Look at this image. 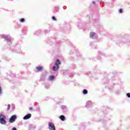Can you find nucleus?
Here are the masks:
<instances>
[{"label":"nucleus","mask_w":130,"mask_h":130,"mask_svg":"<svg viewBox=\"0 0 130 130\" xmlns=\"http://www.w3.org/2000/svg\"><path fill=\"white\" fill-rule=\"evenodd\" d=\"M2 38H4V39H5V40H9V39H10V38L8 37V36L5 35H3L2 36Z\"/></svg>","instance_id":"nucleus-10"},{"label":"nucleus","mask_w":130,"mask_h":130,"mask_svg":"<svg viewBox=\"0 0 130 130\" xmlns=\"http://www.w3.org/2000/svg\"><path fill=\"white\" fill-rule=\"evenodd\" d=\"M2 93V87L0 86V94Z\"/></svg>","instance_id":"nucleus-20"},{"label":"nucleus","mask_w":130,"mask_h":130,"mask_svg":"<svg viewBox=\"0 0 130 130\" xmlns=\"http://www.w3.org/2000/svg\"><path fill=\"white\" fill-rule=\"evenodd\" d=\"M52 19L53 21H56V18L54 16H52Z\"/></svg>","instance_id":"nucleus-15"},{"label":"nucleus","mask_w":130,"mask_h":130,"mask_svg":"<svg viewBox=\"0 0 130 130\" xmlns=\"http://www.w3.org/2000/svg\"><path fill=\"white\" fill-rule=\"evenodd\" d=\"M31 116V114H27L26 115H25L24 117H23V119H24V120H26L27 119H29V118H30Z\"/></svg>","instance_id":"nucleus-3"},{"label":"nucleus","mask_w":130,"mask_h":130,"mask_svg":"<svg viewBox=\"0 0 130 130\" xmlns=\"http://www.w3.org/2000/svg\"><path fill=\"white\" fill-rule=\"evenodd\" d=\"M11 108V105H8V110H10V109Z\"/></svg>","instance_id":"nucleus-16"},{"label":"nucleus","mask_w":130,"mask_h":130,"mask_svg":"<svg viewBox=\"0 0 130 130\" xmlns=\"http://www.w3.org/2000/svg\"><path fill=\"white\" fill-rule=\"evenodd\" d=\"M48 126L49 130H55V126L53 123H49Z\"/></svg>","instance_id":"nucleus-2"},{"label":"nucleus","mask_w":130,"mask_h":130,"mask_svg":"<svg viewBox=\"0 0 130 130\" xmlns=\"http://www.w3.org/2000/svg\"><path fill=\"white\" fill-rule=\"evenodd\" d=\"M20 23H24V22H25V19H24V18L20 19Z\"/></svg>","instance_id":"nucleus-14"},{"label":"nucleus","mask_w":130,"mask_h":130,"mask_svg":"<svg viewBox=\"0 0 130 130\" xmlns=\"http://www.w3.org/2000/svg\"><path fill=\"white\" fill-rule=\"evenodd\" d=\"M60 119H61L62 121H64V120H66V117L62 115L60 116Z\"/></svg>","instance_id":"nucleus-9"},{"label":"nucleus","mask_w":130,"mask_h":130,"mask_svg":"<svg viewBox=\"0 0 130 130\" xmlns=\"http://www.w3.org/2000/svg\"><path fill=\"white\" fill-rule=\"evenodd\" d=\"M58 69H59V66L55 65L54 67H53L52 70L54 71H58Z\"/></svg>","instance_id":"nucleus-5"},{"label":"nucleus","mask_w":130,"mask_h":130,"mask_svg":"<svg viewBox=\"0 0 130 130\" xmlns=\"http://www.w3.org/2000/svg\"><path fill=\"white\" fill-rule=\"evenodd\" d=\"M93 4H95V2H93Z\"/></svg>","instance_id":"nucleus-21"},{"label":"nucleus","mask_w":130,"mask_h":130,"mask_svg":"<svg viewBox=\"0 0 130 130\" xmlns=\"http://www.w3.org/2000/svg\"><path fill=\"white\" fill-rule=\"evenodd\" d=\"M119 13H120V14H122L123 12H122V9H120L119 10Z\"/></svg>","instance_id":"nucleus-17"},{"label":"nucleus","mask_w":130,"mask_h":130,"mask_svg":"<svg viewBox=\"0 0 130 130\" xmlns=\"http://www.w3.org/2000/svg\"><path fill=\"white\" fill-rule=\"evenodd\" d=\"M36 69H37V71H36L37 73H38V72H41V71H43V67H37Z\"/></svg>","instance_id":"nucleus-4"},{"label":"nucleus","mask_w":130,"mask_h":130,"mask_svg":"<svg viewBox=\"0 0 130 130\" xmlns=\"http://www.w3.org/2000/svg\"><path fill=\"white\" fill-rule=\"evenodd\" d=\"M126 95H127V97H128V98H130V93H127L126 94Z\"/></svg>","instance_id":"nucleus-18"},{"label":"nucleus","mask_w":130,"mask_h":130,"mask_svg":"<svg viewBox=\"0 0 130 130\" xmlns=\"http://www.w3.org/2000/svg\"><path fill=\"white\" fill-rule=\"evenodd\" d=\"M16 118H17V115H12L9 119V122H10V123H13V122H15V121H16Z\"/></svg>","instance_id":"nucleus-1"},{"label":"nucleus","mask_w":130,"mask_h":130,"mask_svg":"<svg viewBox=\"0 0 130 130\" xmlns=\"http://www.w3.org/2000/svg\"><path fill=\"white\" fill-rule=\"evenodd\" d=\"M6 119V116L5 115L1 114L0 115V119Z\"/></svg>","instance_id":"nucleus-11"},{"label":"nucleus","mask_w":130,"mask_h":130,"mask_svg":"<svg viewBox=\"0 0 130 130\" xmlns=\"http://www.w3.org/2000/svg\"><path fill=\"white\" fill-rule=\"evenodd\" d=\"M0 123L1 124H6V123H7V121L5 119H0Z\"/></svg>","instance_id":"nucleus-7"},{"label":"nucleus","mask_w":130,"mask_h":130,"mask_svg":"<svg viewBox=\"0 0 130 130\" xmlns=\"http://www.w3.org/2000/svg\"><path fill=\"white\" fill-rule=\"evenodd\" d=\"M95 32H90V36L91 37V38H93V37H94V36H95Z\"/></svg>","instance_id":"nucleus-12"},{"label":"nucleus","mask_w":130,"mask_h":130,"mask_svg":"<svg viewBox=\"0 0 130 130\" xmlns=\"http://www.w3.org/2000/svg\"><path fill=\"white\" fill-rule=\"evenodd\" d=\"M83 94H88V90H87V89H84L83 90Z\"/></svg>","instance_id":"nucleus-13"},{"label":"nucleus","mask_w":130,"mask_h":130,"mask_svg":"<svg viewBox=\"0 0 130 130\" xmlns=\"http://www.w3.org/2000/svg\"><path fill=\"white\" fill-rule=\"evenodd\" d=\"M54 79H55V77H54V76H50L49 77L48 81H53Z\"/></svg>","instance_id":"nucleus-6"},{"label":"nucleus","mask_w":130,"mask_h":130,"mask_svg":"<svg viewBox=\"0 0 130 130\" xmlns=\"http://www.w3.org/2000/svg\"><path fill=\"white\" fill-rule=\"evenodd\" d=\"M29 110L31 111V110H33V108H29Z\"/></svg>","instance_id":"nucleus-19"},{"label":"nucleus","mask_w":130,"mask_h":130,"mask_svg":"<svg viewBox=\"0 0 130 130\" xmlns=\"http://www.w3.org/2000/svg\"><path fill=\"white\" fill-rule=\"evenodd\" d=\"M60 63H61L60 60H59V59H57L55 62V66H59Z\"/></svg>","instance_id":"nucleus-8"}]
</instances>
